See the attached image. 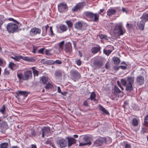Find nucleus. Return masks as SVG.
Segmentation results:
<instances>
[{
  "label": "nucleus",
  "mask_w": 148,
  "mask_h": 148,
  "mask_svg": "<svg viewBox=\"0 0 148 148\" xmlns=\"http://www.w3.org/2000/svg\"><path fill=\"white\" fill-rule=\"evenodd\" d=\"M62 63V61L60 60H57L54 61V62L53 63V64H61Z\"/></svg>",
  "instance_id": "de8ad7c7"
},
{
  "label": "nucleus",
  "mask_w": 148,
  "mask_h": 148,
  "mask_svg": "<svg viewBox=\"0 0 148 148\" xmlns=\"http://www.w3.org/2000/svg\"><path fill=\"white\" fill-rule=\"evenodd\" d=\"M100 38L101 39H103L106 38V36L105 35L101 34L99 35Z\"/></svg>",
  "instance_id": "5fc2aeb1"
},
{
  "label": "nucleus",
  "mask_w": 148,
  "mask_h": 148,
  "mask_svg": "<svg viewBox=\"0 0 148 148\" xmlns=\"http://www.w3.org/2000/svg\"><path fill=\"white\" fill-rule=\"evenodd\" d=\"M64 41H62L59 43L56 46V48L59 52H61L62 51Z\"/></svg>",
  "instance_id": "6ab92c4d"
},
{
  "label": "nucleus",
  "mask_w": 148,
  "mask_h": 148,
  "mask_svg": "<svg viewBox=\"0 0 148 148\" xmlns=\"http://www.w3.org/2000/svg\"><path fill=\"white\" fill-rule=\"evenodd\" d=\"M66 139L68 140V146H71L75 144L76 143V140L73 138H69L67 137Z\"/></svg>",
  "instance_id": "f3484780"
},
{
  "label": "nucleus",
  "mask_w": 148,
  "mask_h": 148,
  "mask_svg": "<svg viewBox=\"0 0 148 148\" xmlns=\"http://www.w3.org/2000/svg\"><path fill=\"white\" fill-rule=\"evenodd\" d=\"M59 28L60 30L63 32L66 31L67 29V27L66 25H61L60 27Z\"/></svg>",
  "instance_id": "e433bc0d"
},
{
  "label": "nucleus",
  "mask_w": 148,
  "mask_h": 148,
  "mask_svg": "<svg viewBox=\"0 0 148 148\" xmlns=\"http://www.w3.org/2000/svg\"><path fill=\"white\" fill-rule=\"evenodd\" d=\"M83 140L85 143L88 144V145H90L91 144V138L90 137L87 136H85L84 137Z\"/></svg>",
  "instance_id": "5701e85b"
},
{
  "label": "nucleus",
  "mask_w": 148,
  "mask_h": 148,
  "mask_svg": "<svg viewBox=\"0 0 148 148\" xmlns=\"http://www.w3.org/2000/svg\"><path fill=\"white\" fill-rule=\"evenodd\" d=\"M44 49H45L44 48L38 50V53H40L42 54H44L43 51H44Z\"/></svg>",
  "instance_id": "8fccbe9b"
},
{
  "label": "nucleus",
  "mask_w": 148,
  "mask_h": 148,
  "mask_svg": "<svg viewBox=\"0 0 148 148\" xmlns=\"http://www.w3.org/2000/svg\"><path fill=\"white\" fill-rule=\"evenodd\" d=\"M50 50H46L45 51V54L48 55H51V54L50 53L49 51Z\"/></svg>",
  "instance_id": "864d4df0"
},
{
  "label": "nucleus",
  "mask_w": 148,
  "mask_h": 148,
  "mask_svg": "<svg viewBox=\"0 0 148 148\" xmlns=\"http://www.w3.org/2000/svg\"><path fill=\"white\" fill-rule=\"evenodd\" d=\"M5 111V106L4 105L0 109V112L2 114H4Z\"/></svg>",
  "instance_id": "79ce46f5"
},
{
  "label": "nucleus",
  "mask_w": 148,
  "mask_h": 148,
  "mask_svg": "<svg viewBox=\"0 0 148 148\" xmlns=\"http://www.w3.org/2000/svg\"><path fill=\"white\" fill-rule=\"evenodd\" d=\"M5 21L3 15H0V29H1V26Z\"/></svg>",
  "instance_id": "58836bf2"
},
{
  "label": "nucleus",
  "mask_w": 148,
  "mask_h": 148,
  "mask_svg": "<svg viewBox=\"0 0 148 148\" xmlns=\"http://www.w3.org/2000/svg\"><path fill=\"white\" fill-rule=\"evenodd\" d=\"M9 20L10 21H11L14 22L15 23H16V24H19V22L16 21V20L14 19L13 18H10L9 19Z\"/></svg>",
  "instance_id": "3c124183"
},
{
  "label": "nucleus",
  "mask_w": 148,
  "mask_h": 148,
  "mask_svg": "<svg viewBox=\"0 0 148 148\" xmlns=\"http://www.w3.org/2000/svg\"><path fill=\"white\" fill-rule=\"evenodd\" d=\"M99 108L100 110L103 112L104 113L106 114H109V112L107 111L105 108L102 106L100 105Z\"/></svg>",
  "instance_id": "7c9ffc66"
},
{
  "label": "nucleus",
  "mask_w": 148,
  "mask_h": 148,
  "mask_svg": "<svg viewBox=\"0 0 148 148\" xmlns=\"http://www.w3.org/2000/svg\"><path fill=\"white\" fill-rule=\"evenodd\" d=\"M31 134L32 136H35L36 135V133L34 131V130H31Z\"/></svg>",
  "instance_id": "4d7b16f0"
},
{
  "label": "nucleus",
  "mask_w": 148,
  "mask_h": 148,
  "mask_svg": "<svg viewBox=\"0 0 148 148\" xmlns=\"http://www.w3.org/2000/svg\"><path fill=\"white\" fill-rule=\"evenodd\" d=\"M103 62L99 59L95 60L93 63L92 67L94 69L101 68L103 65Z\"/></svg>",
  "instance_id": "0eeeda50"
},
{
  "label": "nucleus",
  "mask_w": 148,
  "mask_h": 148,
  "mask_svg": "<svg viewBox=\"0 0 148 148\" xmlns=\"http://www.w3.org/2000/svg\"><path fill=\"white\" fill-rule=\"evenodd\" d=\"M95 94L94 92H93L90 94V99L91 100H93V101L95 100Z\"/></svg>",
  "instance_id": "a19ab883"
},
{
  "label": "nucleus",
  "mask_w": 148,
  "mask_h": 148,
  "mask_svg": "<svg viewBox=\"0 0 148 148\" xmlns=\"http://www.w3.org/2000/svg\"><path fill=\"white\" fill-rule=\"evenodd\" d=\"M62 72L59 70L56 71L55 73V75L57 77L62 76Z\"/></svg>",
  "instance_id": "c9c22d12"
},
{
  "label": "nucleus",
  "mask_w": 148,
  "mask_h": 148,
  "mask_svg": "<svg viewBox=\"0 0 148 148\" xmlns=\"http://www.w3.org/2000/svg\"><path fill=\"white\" fill-rule=\"evenodd\" d=\"M132 127L133 128L134 127H137L138 124V120L136 118H134L132 121Z\"/></svg>",
  "instance_id": "a878e982"
},
{
  "label": "nucleus",
  "mask_w": 148,
  "mask_h": 148,
  "mask_svg": "<svg viewBox=\"0 0 148 148\" xmlns=\"http://www.w3.org/2000/svg\"><path fill=\"white\" fill-rule=\"evenodd\" d=\"M66 23L69 27H71L72 26V23L70 21H66Z\"/></svg>",
  "instance_id": "a18cd8bd"
},
{
  "label": "nucleus",
  "mask_w": 148,
  "mask_h": 148,
  "mask_svg": "<svg viewBox=\"0 0 148 148\" xmlns=\"http://www.w3.org/2000/svg\"><path fill=\"white\" fill-rule=\"evenodd\" d=\"M41 130L42 132V137L44 138L45 135L48 136L50 131V129L49 127H45L43 128H41Z\"/></svg>",
  "instance_id": "9d476101"
},
{
  "label": "nucleus",
  "mask_w": 148,
  "mask_h": 148,
  "mask_svg": "<svg viewBox=\"0 0 148 148\" xmlns=\"http://www.w3.org/2000/svg\"><path fill=\"white\" fill-rule=\"evenodd\" d=\"M42 62L46 64L51 65L53 64V63L54 62V61L51 60H42Z\"/></svg>",
  "instance_id": "bb28decb"
},
{
  "label": "nucleus",
  "mask_w": 148,
  "mask_h": 148,
  "mask_svg": "<svg viewBox=\"0 0 148 148\" xmlns=\"http://www.w3.org/2000/svg\"><path fill=\"white\" fill-rule=\"evenodd\" d=\"M64 50L68 54L72 53V49L71 43L70 42H67L65 45Z\"/></svg>",
  "instance_id": "1a4fd4ad"
},
{
  "label": "nucleus",
  "mask_w": 148,
  "mask_h": 148,
  "mask_svg": "<svg viewBox=\"0 0 148 148\" xmlns=\"http://www.w3.org/2000/svg\"><path fill=\"white\" fill-rule=\"evenodd\" d=\"M23 60L31 62H33L35 61L34 59L32 57H23Z\"/></svg>",
  "instance_id": "c85d7f7f"
},
{
  "label": "nucleus",
  "mask_w": 148,
  "mask_h": 148,
  "mask_svg": "<svg viewBox=\"0 0 148 148\" xmlns=\"http://www.w3.org/2000/svg\"><path fill=\"white\" fill-rule=\"evenodd\" d=\"M70 73L71 75L74 79H78L80 77V74L76 70H71L70 71Z\"/></svg>",
  "instance_id": "4468645a"
},
{
  "label": "nucleus",
  "mask_w": 148,
  "mask_h": 148,
  "mask_svg": "<svg viewBox=\"0 0 148 148\" xmlns=\"http://www.w3.org/2000/svg\"><path fill=\"white\" fill-rule=\"evenodd\" d=\"M122 11L123 12H125L126 14H127L128 12V11L124 8H122Z\"/></svg>",
  "instance_id": "e2e57ef3"
},
{
  "label": "nucleus",
  "mask_w": 148,
  "mask_h": 148,
  "mask_svg": "<svg viewBox=\"0 0 148 148\" xmlns=\"http://www.w3.org/2000/svg\"><path fill=\"white\" fill-rule=\"evenodd\" d=\"M43 30H42V32H43V34H44V35H45L47 33V27H43L42 28Z\"/></svg>",
  "instance_id": "49530a36"
},
{
  "label": "nucleus",
  "mask_w": 148,
  "mask_h": 148,
  "mask_svg": "<svg viewBox=\"0 0 148 148\" xmlns=\"http://www.w3.org/2000/svg\"><path fill=\"white\" fill-rule=\"evenodd\" d=\"M140 21H138L136 22V24L139 29L141 30L144 29L145 22L142 19Z\"/></svg>",
  "instance_id": "2eb2a0df"
},
{
  "label": "nucleus",
  "mask_w": 148,
  "mask_h": 148,
  "mask_svg": "<svg viewBox=\"0 0 148 148\" xmlns=\"http://www.w3.org/2000/svg\"><path fill=\"white\" fill-rule=\"evenodd\" d=\"M4 73L5 75H9L10 73L8 71L6 70H5Z\"/></svg>",
  "instance_id": "338daca9"
},
{
  "label": "nucleus",
  "mask_w": 148,
  "mask_h": 148,
  "mask_svg": "<svg viewBox=\"0 0 148 148\" xmlns=\"http://www.w3.org/2000/svg\"><path fill=\"white\" fill-rule=\"evenodd\" d=\"M87 26V24L82 21H78L75 24V27L78 30H85L86 27Z\"/></svg>",
  "instance_id": "39448f33"
},
{
  "label": "nucleus",
  "mask_w": 148,
  "mask_h": 148,
  "mask_svg": "<svg viewBox=\"0 0 148 148\" xmlns=\"http://www.w3.org/2000/svg\"><path fill=\"white\" fill-rule=\"evenodd\" d=\"M114 63L116 64H118L120 62V59L117 57H114L112 58Z\"/></svg>",
  "instance_id": "72a5a7b5"
},
{
  "label": "nucleus",
  "mask_w": 148,
  "mask_h": 148,
  "mask_svg": "<svg viewBox=\"0 0 148 148\" xmlns=\"http://www.w3.org/2000/svg\"><path fill=\"white\" fill-rule=\"evenodd\" d=\"M52 86H53L51 84L48 83L45 86V88L46 89H48L51 88Z\"/></svg>",
  "instance_id": "37998d69"
},
{
  "label": "nucleus",
  "mask_w": 148,
  "mask_h": 148,
  "mask_svg": "<svg viewBox=\"0 0 148 148\" xmlns=\"http://www.w3.org/2000/svg\"><path fill=\"white\" fill-rule=\"evenodd\" d=\"M125 148H131V146L128 143H126L125 145Z\"/></svg>",
  "instance_id": "6e6d98bb"
},
{
  "label": "nucleus",
  "mask_w": 148,
  "mask_h": 148,
  "mask_svg": "<svg viewBox=\"0 0 148 148\" xmlns=\"http://www.w3.org/2000/svg\"><path fill=\"white\" fill-rule=\"evenodd\" d=\"M113 92L118 95V94H121V97L123 95V93L119 89V88L116 86H115Z\"/></svg>",
  "instance_id": "4be33fe9"
},
{
  "label": "nucleus",
  "mask_w": 148,
  "mask_h": 148,
  "mask_svg": "<svg viewBox=\"0 0 148 148\" xmlns=\"http://www.w3.org/2000/svg\"><path fill=\"white\" fill-rule=\"evenodd\" d=\"M106 139L104 138L96 140L94 142V145L96 147L101 145L104 142L106 143Z\"/></svg>",
  "instance_id": "dca6fc26"
},
{
  "label": "nucleus",
  "mask_w": 148,
  "mask_h": 148,
  "mask_svg": "<svg viewBox=\"0 0 148 148\" xmlns=\"http://www.w3.org/2000/svg\"><path fill=\"white\" fill-rule=\"evenodd\" d=\"M50 35L51 36H52L54 35L53 33V31L52 29V27H50Z\"/></svg>",
  "instance_id": "680f3d73"
},
{
  "label": "nucleus",
  "mask_w": 148,
  "mask_h": 148,
  "mask_svg": "<svg viewBox=\"0 0 148 148\" xmlns=\"http://www.w3.org/2000/svg\"><path fill=\"white\" fill-rule=\"evenodd\" d=\"M17 94L18 96L19 95H24V96L26 97L27 96V92L25 91H18V92L17 93Z\"/></svg>",
  "instance_id": "2f4dec72"
},
{
  "label": "nucleus",
  "mask_w": 148,
  "mask_h": 148,
  "mask_svg": "<svg viewBox=\"0 0 148 148\" xmlns=\"http://www.w3.org/2000/svg\"><path fill=\"white\" fill-rule=\"evenodd\" d=\"M109 64L108 62H107L105 64V68L107 69H109Z\"/></svg>",
  "instance_id": "052dcab7"
},
{
  "label": "nucleus",
  "mask_w": 148,
  "mask_h": 148,
  "mask_svg": "<svg viewBox=\"0 0 148 148\" xmlns=\"http://www.w3.org/2000/svg\"><path fill=\"white\" fill-rule=\"evenodd\" d=\"M134 82V77H127L121 79L122 84L123 86H126L125 90L127 91H131L133 90L132 85Z\"/></svg>",
  "instance_id": "f257e3e1"
},
{
  "label": "nucleus",
  "mask_w": 148,
  "mask_h": 148,
  "mask_svg": "<svg viewBox=\"0 0 148 148\" xmlns=\"http://www.w3.org/2000/svg\"><path fill=\"white\" fill-rule=\"evenodd\" d=\"M119 67H120L121 69L125 70V69L127 68V66L124 65V66H119Z\"/></svg>",
  "instance_id": "13d9d810"
},
{
  "label": "nucleus",
  "mask_w": 148,
  "mask_h": 148,
  "mask_svg": "<svg viewBox=\"0 0 148 148\" xmlns=\"http://www.w3.org/2000/svg\"><path fill=\"white\" fill-rule=\"evenodd\" d=\"M88 143H79V146H83L85 145H88Z\"/></svg>",
  "instance_id": "bf43d9fd"
},
{
  "label": "nucleus",
  "mask_w": 148,
  "mask_h": 148,
  "mask_svg": "<svg viewBox=\"0 0 148 148\" xmlns=\"http://www.w3.org/2000/svg\"><path fill=\"white\" fill-rule=\"evenodd\" d=\"M119 97V96L117 94L113 92L110 96V98L112 100H114L116 99H117Z\"/></svg>",
  "instance_id": "c756f323"
},
{
  "label": "nucleus",
  "mask_w": 148,
  "mask_h": 148,
  "mask_svg": "<svg viewBox=\"0 0 148 148\" xmlns=\"http://www.w3.org/2000/svg\"><path fill=\"white\" fill-rule=\"evenodd\" d=\"M30 32L34 34H40L41 32V30L38 28L34 27L31 29Z\"/></svg>",
  "instance_id": "aec40b11"
},
{
  "label": "nucleus",
  "mask_w": 148,
  "mask_h": 148,
  "mask_svg": "<svg viewBox=\"0 0 148 148\" xmlns=\"http://www.w3.org/2000/svg\"><path fill=\"white\" fill-rule=\"evenodd\" d=\"M136 82L140 85L143 84L144 82V78L141 76H139L137 77Z\"/></svg>",
  "instance_id": "412c9836"
},
{
  "label": "nucleus",
  "mask_w": 148,
  "mask_h": 148,
  "mask_svg": "<svg viewBox=\"0 0 148 148\" xmlns=\"http://www.w3.org/2000/svg\"><path fill=\"white\" fill-rule=\"evenodd\" d=\"M3 63V60L0 58V66H2Z\"/></svg>",
  "instance_id": "69168bd1"
},
{
  "label": "nucleus",
  "mask_w": 148,
  "mask_h": 148,
  "mask_svg": "<svg viewBox=\"0 0 148 148\" xmlns=\"http://www.w3.org/2000/svg\"><path fill=\"white\" fill-rule=\"evenodd\" d=\"M8 144L7 143H3L0 144V148H8Z\"/></svg>",
  "instance_id": "f704fd0d"
},
{
  "label": "nucleus",
  "mask_w": 148,
  "mask_h": 148,
  "mask_svg": "<svg viewBox=\"0 0 148 148\" xmlns=\"http://www.w3.org/2000/svg\"><path fill=\"white\" fill-rule=\"evenodd\" d=\"M141 19H142L145 22L146 21H148V14L144 13L142 15V16L140 17Z\"/></svg>",
  "instance_id": "cd10ccee"
},
{
  "label": "nucleus",
  "mask_w": 148,
  "mask_h": 148,
  "mask_svg": "<svg viewBox=\"0 0 148 148\" xmlns=\"http://www.w3.org/2000/svg\"><path fill=\"white\" fill-rule=\"evenodd\" d=\"M125 32V29L122 27L121 24L119 23L115 25L113 31V34L115 35H123Z\"/></svg>",
  "instance_id": "f03ea898"
},
{
  "label": "nucleus",
  "mask_w": 148,
  "mask_h": 148,
  "mask_svg": "<svg viewBox=\"0 0 148 148\" xmlns=\"http://www.w3.org/2000/svg\"><path fill=\"white\" fill-rule=\"evenodd\" d=\"M116 12V10L113 8H111L108 9L107 11V14L109 16L115 15Z\"/></svg>",
  "instance_id": "a211bd4d"
},
{
  "label": "nucleus",
  "mask_w": 148,
  "mask_h": 148,
  "mask_svg": "<svg viewBox=\"0 0 148 148\" xmlns=\"http://www.w3.org/2000/svg\"><path fill=\"white\" fill-rule=\"evenodd\" d=\"M86 16L90 18L93 21H97L99 19V15L97 14H94L90 12H86L85 13Z\"/></svg>",
  "instance_id": "423d86ee"
},
{
  "label": "nucleus",
  "mask_w": 148,
  "mask_h": 148,
  "mask_svg": "<svg viewBox=\"0 0 148 148\" xmlns=\"http://www.w3.org/2000/svg\"><path fill=\"white\" fill-rule=\"evenodd\" d=\"M112 51L111 50H107L104 49L103 50V53L106 55L108 56L112 52Z\"/></svg>",
  "instance_id": "ea45409f"
},
{
  "label": "nucleus",
  "mask_w": 148,
  "mask_h": 148,
  "mask_svg": "<svg viewBox=\"0 0 148 148\" xmlns=\"http://www.w3.org/2000/svg\"><path fill=\"white\" fill-rule=\"evenodd\" d=\"M33 72L34 76H38V72L37 70L34 69L33 70Z\"/></svg>",
  "instance_id": "09e8293b"
},
{
  "label": "nucleus",
  "mask_w": 148,
  "mask_h": 148,
  "mask_svg": "<svg viewBox=\"0 0 148 148\" xmlns=\"http://www.w3.org/2000/svg\"><path fill=\"white\" fill-rule=\"evenodd\" d=\"M85 5V3H84L82 2L79 3L77 4L76 5L73 7L72 10L73 12H76L78 10L83 8Z\"/></svg>",
  "instance_id": "ddd939ff"
},
{
  "label": "nucleus",
  "mask_w": 148,
  "mask_h": 148,
  "mask_svg": "<svg viewBox=\"0 0 148 148\" xmlns=\"http://www.w3.org/2000/svg\"><path fill=\"white\" fill-rule=\"evenodd\" d=\"M88 103L86 101H84L83 103V105L84 106H88Z\"/></svg>",
  "instance_id": "774afa93"
},
{
  "label": "nucleus",
  "mask_w": 148,
  "mask_h": 148,
  "mask_svg": "<svg viewBox=\"0 0 148 148\" xmlns=\"http://www.w3.org/2000/svg\"><path fill=\"white\" fill-rule=\"evenodd\" d=\"M76 64L78 66H80L81 64V61L80 59L76 60Z\"/></svg>",
  "instance_id": "603ef678"
},
{
  "label": "nucleus",
  "mask_w": 148,
  "mask_h": 148,
  "mask_svg": "<svg viewBox=\"0 0 148 148\" xmlns=\"http://www.w3.org/2000/svg\"><path fill=\"white\" fill-rule=\"evenodd\" d=\"M16 65L15 64L12 62H10L9 64V67L12 70L15 69V67Z\"/></svg>",
  "instance_id": "4c0bfd02"
},
{
  "label": "nucleus",
  "mask_w": 148,
  "mask_h": 148,
  "mask_svg": "<svg viewBox=\"0 0 148 148\" xmlns=\"http://www.w3.org/2000/svg\"><path fill=\"white\" fill-rule=\"evenodd\" d=\"M48 77H42L40 78V82L43 84H46L48 81Z\"/></svg>",
  "instance_id": "b1692460"
},
{
  "label": "nucleus",
  "mask_w": 148,
  "mask_h": 148,
  "mask_svg": "<svg viewBox=\"0 0 148 148\" xmlns=\"http://www.w3.org/2000/svg\"><path fill=\"white\" fill-rule=\"evenodd\" d=\"M38 47L34 45H33V49L32 52L34 53H36V51L38 49Z\"/></svg>",
  "instance_id": "c03bdc74"
},
{
  "label": "nucleus",
  "mask_w": 148,
  "mask_h": 148,
  "mask_svg": "<svg viewBox=\"0 0 148 148\" xmlns=\"http://www.w3.org/2000/svg\"><path fill=\"white\" fill-rule=\"evenodd\" d=\"M147 120H144V122L145 125L148 127V121H147Z\"/></svg>",
  "instance_id": "0e129e2a"
},
{
  "label": "nucleus",
  "mask_w": 148,
  "mask_h": 148,
  "mask_svg": "<svg viewBox=\"0 0 148 148\" xmlns=\"http://www.w3.org/2000/svg\"><path fill=\"white\" fill-rule=\"evenodd\" d=\"M17 24L13 23H8L6 26L7 31L9 33H13L17 32L18 30V26Z\"/></svg>",
  "instance_id": "7ed1b4c3"
},
{
  "label": "nucleus",
  "mask_w": 148,
  "mask_h": 148,
  "mask_svg": "<svg viewBox=\"0 0 148 148\" xmlns=\"http://www.w3.org/2000/svg\"><path fill=\"white\" fill-rule=\"evenodd\" d=\"M101 49V47L99 46L97 47H93L92 49V52L93 53H97Z\"/></svg>",
  "instance_id": "393cba45"
},
{
  "label": "nucleus",
  "mask_w": 148,
  "mask_h": 148,
  "mask_svg": "<svg viewBox=\"0 0 148 148\" xmlns=\"http://www.w3.org/2000/svg\"><path fill=\"white\" fill-rule=\"evenodd\" d=\"M17 77L20 80H27L31 79L32 76V73L31 71L25 72L23 75L21 73L18 74Z\"/></svg>",
  "instance_id": "20e7f679"
},
{
  "label": "nucleus",
  "mask_w": 148,
  "mask_h": 148,
  "mask_svg": "<svg viewBox=\"0 0 148 148\" xmlns=\"http://www.w3.org/2000/svg\"><path fill=\"white\" fill-rule=\"evenodd\" d=\"M0 119V132L2 133H4V130L8 126L7 123L4 121H1Z\"/></svg>",
  "instance_id": "f8f14e48"
},
{
  "label": "nucleus",
  "mask_w": 148,
  "mask_h": 148,
  "mask_svg": "<svg viewBox=\"0 0 148 148\" xmlns=\"http://www.w3.org/2000/svg\"><path fill=\"white\" fill-rule=\"evenodd\" d=\"M56 143L57 145H59L61 148L65 147L67 145L66 141L64 139H61L58 140L57 141Z\"/></svg>",
  "instance_id": "9b49d317"
},
{
  "label": "nucleus",
  "mask_w": 148,
  "mask_h": 148,
  "mask_svg": "<svg viewBox=\"0 0 148 148\" xmlns=\"http://www.w3.org/2000/svg\"><path fill=\"white\" fill-rule=\"evenodd\" d=\"M58 9L59 11L62 13L67 11L68 10V7L66 4L60 3L58 5Z\"/></svg>",
  "instance_id": "6e6552de"
},
{
  "label": "nucleus",
  "mask_w": 148,
  "mask_h": 148,
  "mask_svg": "<svg viewBox=\"0 0 148 148\" xmlns=\"http://www.w3.org/2000/svg\"><path fill=\"white\" fill-rule=\"evenodd\" d=\"M13 59L16 61H18L20 59H23V56H18L15 57H11Z\"/></svg>",
  "instance_id": "473e14b6"
}]
</instances>
